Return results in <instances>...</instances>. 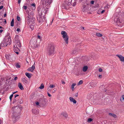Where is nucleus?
Masks as SVG:
<instances>
[{"label":"nucleus","mask_w":124,"mask_h":124,"mask_svg":"<svg viewBox=\"0 0 124 124\" xmlns=\"http://www.w3.org/2000/svg\"><path fill=\"white\" fill-rule=\"evenodd\" d=\"M61 34L62 35V37L63 38L68 36L67 33L64 31H62L61 32Z\"/></svg>","instance_id":"dca6fc26"},{"label":"nucleus","mask_w":124,"mask_h":124,"mask_svg":"<svg viewBox=\"0 0 124 124\" xmlns=\"http://www.w3.org/2000/svg\"><path fill=\"white\" fill-rule=\"evenodd\" d=\"M92 120L93 119L91 118H88L87 120V122H88V123H90L91 122V121H92Z\"/></svg>","instance_id":"2f4dec72"},{"label":"nucleus","mask_w":124,"mask_h":124,"mask_svg":"<svg viewBox=\"0 0 124 124\" xmlns=\"http://www.w3.org/2000/svg\"><path fill=\"white\" fill-rule=\"evenodd\" d=\"M35 18H32L29 20H27V22L30 27V28L32 30L34 29V26L35 24Z\"/></svg>","instance_id":"7ed1b4c3"},{"label":"nucleus","mask_w":124,"mask_h":124,"mask_svg":"<svg viewBox=\"0 0 124 124\" xmlns=\"http://www.w3.org/2000/svg\"><path fill=\"white\" fill-rule=\"evenodd\" d=\"M3 19L1 18V19H0V23H1L2 21V20H3Z\"/></svg>","instance_id":"09e8293b"},{"label":"nucleus","mask_w":124,"mask_h":124,"mask_svg":"<svg viewBox=\"0 0 124 124\" xmlns=\"http://www.w3.org/2000/svg\"><path fill=\"white\" fill-rule=\"evenodd\" d=\"M96 36L98 37H102V34L99 33H96Z\"/></svg>","instance_id":"c756f323"},{"label":"nucleus","mask_w":124,"mask_h":124,"mask_svg":"<svg viewBox=\"0 0 124 124\" xmlns=\"http://www.w3.org/2000/svg\"><path fill=\"white\" fill-rule=\"evenodd\" d=\"M116 56L119 58L120 59V60L123 62H124V57L123 56L121 55H119L117 54Z\"/></svg>","instance_id":"9b49d317"},{"label":"nucleus","mask_w":124,"mask_h":124,"mask_svg":"<svg viewBox=\"0 0 124 124\" xmlns=\"http://www.w3.org/2000/svg\"><path fill=\"white\" fill-rule=\"evenodd\" d=\"M17 79V77H15L14 78V79L15 80H16Z\"/></svg>","instance_id":"603ef678"},{"label":"nucleus","mask_w":124,"mask_h":124,"mask_svg":"<svg viewBox=\"0 0 124 124\" xmlns=\"http://www.w3.org/2000/svg\"><path fill=\"white\" fill-rule=\"evenodd\" d=\"M36 105H38L39 104V103L38 102H36Z\"/></svg>","instance_id":"de8ad7c7"},{"label":"nucleus","mask_w":124,"mask_h":124,"mask_svg":"<svg viewBox=\"0 0 124 124\" xmlns=\"http://www.w3.org/2000/svg\"><path fill=\"white\" fill-rule=\"evenodd\" d=\"M108 115L110 116L113 117L114 118H116L117 117L116 115L114 113H108Z\"/></svg>","instance_id":"412c9836"},{"label":"nucleus","mask_w":124,"mask_h":124,"mask_svg":"<svg viewBox=\"0 0 124 124\" xmlns=\"http://www.w3.org/2000/svg\"><path fill=\"white\" fill-rule=\"evenodd\" d=\"M97 83V82H91L90 83V85L91 87H94L96 86V84Z\"/></svg>","instance_id":"2eb2a0df"},{"label":"nucleus","mask_w":124,"mask_h":124,"mask_svg":"<svg viewBox=\"0 0 124 124\" xmlns=\"http://www.w3.org/2000/svg\"><path fill=\"white\" fill-rule=\"evenodd\" d=\"M4 17H6V13H5L4 14Z\"/></svg>","instance_id":"0e129e2a"},{"label":"nucleus","mask_w":124,"mask_h":124,"mask_svg":"<svg viewBox=\"0 0 124 124\" xmlns=\"http://www.w3.org/2000/svg\"><path fill=\"white\" fill-rule=\"evenodd\" d=\"M76 50H74L73 51H72V54H75L76 53Z\"/></svg>","instance_id":"a19ab883"},{"label":"nucleus","mask_w":124,"mask_h":124,"mask_svg":"<svg viewBox=\"0 0 124 124\" xmlns=\"http://www.w3.org/2000/svg\"><path fill=\"white\" fill-rule=\"evenodd\" d=\"M19 95L18 94H16L15 95V98H16V97L18 96Z\"/></svg>","instance_id":"5fc2aeb1"},{"label":"nucleus","mask_w":124,"mask_h":124,"mask_svg":"<svg viewBox=\"0 0 124 124\" xmlns=\"http://www.w3.org/2000/svg\"><path fill=\"white\" fill-rule=\"evenodd\" d=\"M3 30H0V33H1L3 31Z\"/></svg>","instance_id":"bf43d9fd"},{"label":"nucleus","mask_w":124,"mask_h":124,"mask_svg":"<svg viewBox=\"0 0 124 124\" xmlns=\"http://www.w3.org/2000/svg\"><path fill=\"white\" fill-rule=\"evenodd\" d=\"M99 77L100 78H101L102 77V75H100L99 76Z\"/></svg>","instance_id":"e2e57ef3"},{"label":"nucleus","mask_w":124,"mask_h":124,"mask_svg":"<svg viewBox=\"0 0 124 124\" xmlns=\"http://www.w3.org/2000/svg\"><path fill=\"white\" fill-rule=\"evenodd\" d=\"M13 119L14 123H15L18 121L19 118L20 113L16 112V111H14L13 112Z\"/></svg>","instance_id":"20e7f679"},{"label":"nucleus","mask_w":124,"mask_h":124,"mask_svg":"<svg viewBox=\"0 0 124 124\" xmlns=\"http://www.w3.org/2000/svg\"><path fill=\"white\" fill-rule=\"evenodd\" d=\"M18 87L22 90H23L24 89L23 87V85L20 83H19L18 84Z\"/></svg>","instance_id":"a211bd4d"},{"label":"nucleus","mask_w":124,"mask_h":124,"mask_svg":"<svg viewBox=\"0 0 124 124\" xmlns=\"http://www.w3.org/2000/svg\"><path fill=\"white\" fill-rule=\"evenodd\" d=\"M35 64V62L34 63V64L31 67H30L28 69V70L29 71L32 72V71L34 70L35 68V66H34Z\"/></svg>","instance_id":"f8f14e48"},{"label":"nucleus","mask_w":124,"mask_h":124,"mask_svg":"<svg viewBox=\"0 0 124 124\" xmlns=\"http://www.w3.org/2000/svg\"><path fill=\"white\" fill-rule=\"evenodd\" d=\"M16 31H18V32H19V31H20V29L19 28H18L17 30H16Z\"/></svg>","instance_id":"49530a36"},{"label":"nucleus","mask_w":124,"mask_h":124,"mask_svg":"<svg viewBox=\"0 0 124 124\" xmlns=\"http://www.w3.org/2000/svg\"><path fill=\"white\" fill-rule=\"evenodd\" d=\"M66 118H67L68 117V115L67 114L65 113H63L62 114Z\"/></svg>","instance_id":"7c9ffc66"},{"label":"nucleus","mask_w":124,"mask_h":124,"mask_svg":"<svg viewBox=\"0 0 124 124\" xmlns=\"http://www.w3.org/2000/svg\"><path fill=\"white\" fill-rule=\"evenodd\" d=\"M23 9H24L25 10H26L27 9V7L26 6H23Z\"/></svg>","instance_id":"ea45409f"},{"label":"nucleus","mask_w":124,"mask_h":124,"mask_svg":"<svg viewBox=\"0 0 124 124\" xmlns=\"http://www.w3.org/2000/svg\"><path fill=\"white\" fill-rule=\"evenodd\" d=\"M15 41L20 40L19 36L18 35H16L15 38Z\"/></svg>","instance_id":"393cba45"},{"label":"nucleus","mask_w":124,"mask_h":124,"mask_svg":"<svg viewBox=\"0 0 124 124\" xmlns=\"http://www.w3.org/2000/svg\"><path fill=\"white\" fill-rule=\"evenodd\" d=\"M64 40L66 42L67 44H68V43L69 37L68 36H67L66 37L63 38Z\"/></svg>","instance_id":"f3484780"},{"label":"nucleus","mask_w":124,"mask_h":124,"mask_svg":"<svg viewBox=\"0 0 124 124\" xmlns=\"http://www.w3.org/2000/svg\"><path fill=\"white\" fill-rule=\"evenodd\" d=\"M28 16L26 18L27 20H29L31 19L33 17L34 13L32 11H31L30 12H28L27 13Z\"/></svg>","instance_id":"0eeeda50"},{"label":"nucleus","mask_w":124,"mask_h":124,"mask_svg":"<svg viewBox=\"0 0 124 124\" xmlns=\"http://www.w3.org/2000/svg\"><path fill=\"white\" fill-rule=\"evenodd\" d=\"M119 16L117 15L116 17L114 19V21L117 23L120 24L124 21V11L119 13Z\"/></svg>","instance_id":"f03ea898"},{"label":"nucleus","mask_w":124,"mask_h":124,"mask_svg":"<svg viewBox=\"0 0 124 124\" xmlns=\"http://www.w3.org/2000/svg\"><path fill=\"white\" fill-rule=\"evenodd\" d=\"M70 100L74 104H76V101L72 97H70Z\"/></svg>","instance_id":"aec40b11"},{"label":"nucleus","mask_w":124,"mask_h":124,"mask_svg":"<svg viewBox=\"0 0 124 124\" xmlns=\"http://www.w3.org/2000/svg\"><path fill=\"white\" fill-rule=\"evenodd\" d=\"M29 8L31 9L32 10H34L36 8V5L34 3L31 4L30 6L29 7Z\"/></svg>","instance_id":"ddd939ff"},{"label":"nucleus","mask_w":124,"mask_h":124,"mask_svg":"<svg viewBox=\"0 0 124 124\" xmlns=\"http://www.w3.org/2000/svg\"><path fill=\"white\" fill-rule=\"evenodd\" d=\"M54 46L51 44H49L47 49V54L50 55L54 54Z\"/></svg>","instance_id":"39448f33"},{"label":"nucleus","mask_w":124,"mask_h":124,"mask_svg":"<svg viewBox=\"0 0 124 124\" xmlns=\"http://www.w3.org/2000/svg\"><path fill=\"white\" fill-rule=\"evenodd\" d=\"M105 10H103L101 12V13L102 14L105 11Z\"/></svg>","instance_id":"3c124183"},{"label":"nucleus","mask_w":124,"mask_h":124,"mask_svg":"<svg viewBox=\"0 0 124 124\" xmlns=\"http://www.w3.org/2000/svg\"><path fill=\"white\" fill-rule=\"evenodd\" d=\"M15 53L17 54H19V53L18 52H15Z\"/></svg>","instance_id":"338daca9"},{"label":"nucleus","mask_w":124,"mask_h":124,"mask_svg":"<svg viewBox=\"0 0 124 124\" xmlns=\"http://www.w3.org/2000/svg\"><path fill=\"white\" fill-rule=\"evenodd\" d=\"M21 0H18V3L19 4L21 2Z\"/></svg>","instance_id":"13d9d810"},{"label":"nucleus","mask_w":124,"mask_h":124,"mask_svg":"<svg viewBox=\"0 0 124 124\" xmlns=\"http://www.w3.org/2000/svg\"><path fill=\"white\" fill-rule=\"evenodd\" d=\"M16 67L18 68H20V66L18 64H17L16 65Z\"/></svg>","instance_id":"c9c22d12"},{"label":"nucleus","mask_w":124,"mask_h":124,"mask_svg":"<svg viewBox=\"0 0 124 124\" xmlns=\"http://www.w3.org/2000/svg\"><path fill=\"white\" fill-rule=\"evenodd\" d=\"M25 75L29 78H30L31 77V74L28 73L26 72L25 73Z\"/></svg>","instance_id":"4be33fe9"},{"label":"nucleus","mask_w":124,"mask_h":124,"mask_svg":"<svg viewBox=\"0 0 124 124\" xmlns=\"http://www.w3.org/2000/svg\"><path fill=\"white\" fill-rule=\"evenodd\" d=\"M13 94H11L9 97V99L10 101H11L12 98L13 96Z\"/></svg>","instance_id":"58836bf2"},{"label":"nucleus","mask_w":124,"mask_h":124,"mask_svg":"<svg viewBox=\"0 0 124 124\" xmlns=\"http://www.w3.org/2000/svg\"><path fill=\"white\" fill-rule=\"evenodd\" d=\"M21 47V44L20 43L16 44V47L15 46H14V50L15 52V50L17 51L19 50V48H20Z\"/></svg>","instance_id":"1a4fd4ad"},{"label":"nucleus","mask_w":124,"mask_h":124,"mask_svg":"<svg viewBox=\"0 0 124 124\" xmlns=\"http://www.w3.org/2000/svg\"><path fill=\"white\" fill-rule=\"evenodd\" d=\"M32 113L35 115H37L39 113V110L38 109H32Z\"/></svg>","instance_id":"4468645a"},{"label":"nucleus","mask_w":124,"mask_h":124,"mask_svg":"<svg viewBox=\"0 0 124 124\" xmlns=\"http://www.w3.org/2000/svg\"><path fill=\"white\" fill-rule=\"evenodd\" d=\"M62 84H65V82L63 81H62Z\"/></svg>","instance_id":"052dcab7"},{"label":"nucleus","mask_w":124,"mask_h":124,"mask_svg":"<svg viewBox=\"0 0 124 124\" xmlns=\"http://www.w3.org/2000/svg\"><path fill=\"white\" fill-rule=\"evenodd\" d=\"M99 71L100 72H101L102 71V70L101 68H100L99 69Z\"/></svg>","instance_id":"c03bdc74"},{"label":"nucleus","mask_w":124,"mask_h":124,"mask_svg":"<svg viewBox=\"0 0 124 124\" xmlns=\"http://www.w3.org/2000/svg\"><path fill=\"white\" fill-rule=\"evenodd\" d=\"M22 81L24 83L27 84L28 83V81L26 79V78H22Z\"/></svg>","instance_id":"6ab92c4d"},{"label":"nucleus","mask_w":124,"mask_h":124,"mask_svg":"<svg viewBox=\"0 0 124 124\" xmlns=\"http://www.w3.org/2000/svg\"><path fill=\"white\" fill-rule=\"evenodd\" d=\"M44 85L43 84H42L39 87V88L40 89H42L44 88Z\"/></svg>","instance_id":"cd10ccee"},{"label":"nucleus","mask_w":124,"mask_h":124,"mask_svg":"<svg viewBox=\"0 0 124 124\" xmlns=\"http://www.w3.org/2000/svg\"><path fill=\"white\" fill-rule=\"evenodd\" d=\"M122 98L120 99V101H122L123 100H124V95H122Z\"/></svg>","instance_id":"e433bc0d"},{"label":"nucleus","mask_w":124,"mask_h":124,"mask_svg":"<svg viewBox=\"0 0 124 124\" xmlns=\"http://www.w3.org/2000/svg\"><path fill=\"white\" fill-rule=\"evenodd\" d=\"M76 3L74 2L73 3V5L72 6H75L76 5Z\"/></svg>","instance_id":"4d7b16f0"},{"label":"nucleus","mask_w":124,"mask_h":124,"mask_svg":"<svg viewBox=\"0 0 124 124\" xmlns=\"http://www.w3.org/2000/svg\"><path fill=\"white\" fill-rule=\"evenodd\" d=\"M83 82L82 80H81L79 81L78 83V85H80L82 84L83 83Z\"/></svg>","instance_id":"473e14b6"},{"label":"nucleus","mask_w":124,"mask_h":124,"mask_svg":"<svg viewBox=\"0 0 124 124\" xmlns=\"http://www.w3.org/2000/svg\"><path fill=\"white\" fill-rule=\"evenodd\" d=\"M53 1V0H42V3L45 6L49 5Z\"/></svg>","instance_id":"423d86ee"},{"label":"nucleus","mask_w":124,"mask_h":124,"mask_svg":"<svg viewBox=\"0 0 124 124\" xmlns=\"http://www.w3.org/2000/svg\"><path fill=\"white\" fill-rule=\"evenodd\" d=\"M39 34H38V35L37 36V38L39 39L40 40V39H41V37L39 35Z\"/></svg>","instance_id":"f704fd0d"},{"label":"nucleus","mask_w":124,"mask_h":124,"mask_svg":"<svg viewBox=\"0 0 124 124\" xmlns=\"http://www.w3.org/2000/svg\"><path fill=\"white\" fill-rule=\"evenodd\" d=\"M10 79H11V78H9L7 80H6L7 81V80H10Z\"/></svg>","instance_id":"774afa93"},{"label":"nucleus","mask_w":124,"mask_h":124,"mask_svg":"<svg viewBox=\"0 0 124 124\" xmlns=\"http://www.w3.org/2000/svg\"><path fill=\"white\" fill-rule=\"evenodd\" d=\"M6 58V59L9 60L10 59V55H5Z\"/></svg>","instance_id":"a878e982"},{"label":"nucleus","mask_w":124,"mask_h":124,"mask_svg":"<svg viewBox=\"0 0 124 124\" xmlns=\"http://www.w3.org/2000/svg\"><path fill=\"white\" fill-rule=\"evenodd\" d=\"M0 46H1V47H5V46H4V44H3V43H2V42L0 43Z\"/></svg>","instance_id":"4c0bfd02"},{"label":"nucleus","mask_w":124,"mask_h":124,"mask_svg":"<svg viewBox=\"0 0 124 124\" xmlns=\"http://www.w3.org/2000/svg\"><path fill=\"white\" fill-rule=\"evenodd\" d=\"M14 20L13 19L11 22L10 23V25L11 26H13L14 25Z\"/></svg>","instance_id":"bb28decb"},{"label":"nucleus","mask_w":124,"mask_h":124,"mask_svg":"<svg viewBox=\"0 0 124 124\" xmlns=\"http://www.w3.org/2000/svg\"><path fill=\"white\" fill-rule=\"evenodd\" d=\"M76 85V83H74L72 84L71 86V88L72 90L73 91L74 90V87Z\"/></svg>","instance_id":"b1692460"},{"label":"nucleus","mask_w":124,"mask_h":124,"mask_svg":"<svg viewBox=\"0 0 124 124\" xmlns=\"http://www.w3.org/2000/svg\"><path fill=\"white\" fill-rule=\"evenodd\" d=\"M17 92H18L17 91H16L15 92H14L12 94H13V95L14 94L16 93H17Z\"/></svg>","instance_id":"680f3d73"},{"label":"nucleus","mask_w":124,"mask_h":124,"mask_svg":"<svg viewBox=\"0 0 124 124\" xmlns=\"http://www.w3.org/2000/svg\"><path fill=\"white\" fill-rule=\"evenodd\" d=\"M47 94H48V96H49V97H51V95L50 93H47Z\"/></svg>","instance_id":"864d4df0"},{"label":"nucleus","mask_w":124,"mask_h":124,"mask_svg":"<svg viewBox=\"0 0 124 124\" xmlns=\"http://www.w3.org/2000/svg\"><path fill=\"white\" fill-rule=\"evenodd\" d=\"M3 6H0V9H2L3 8Z\"/></svg>","instance_id":"6e6d98bb"},{"label":"nucleus","mask_w":124,"mask_h":124,"mask_svg":"<svg viewBox=\"0 0 124 124\" xmlns=\"http://www.w3.org/2000/svg\"><path fill=\"white\" fill-rule=\"evenodd\" d=\"M55 85H53L51 84L50 85L49 87L50 88H53L55 87Z\"/></svg>","instance_id":"72a5a7b5"},{"label":"nucleus","mask_w":124,"mask_h":124,"mask_svg":"<svg viewBox=\"0 0 124 124\" xmlns=\"http://www.w3.org/2000/svg\"><path fill=\"white\" fill-rule=\"evenodd\" d=\"M78 96V93H77L75 94V96L76 97H77Z\"/></svg>","instance_id":"8fccbe9b"},{"label":"nucleus","mask_w":124,"mask_h":124,"mask_svg":"<svg viewBox=\"0 0 124 124\" xmlns=\"http://www.w3.org/2000/svg\"><path fill=\"white\" fill-rule=\"evenodd\" d=\"M72 0H65V6H70L72 5L71 2Z\"/></svg>","instance_id":"9d476101"},{"label":"nucleus","mask_w":124,"mask_h":124,"mask_svg":"<svg viewBox=\"0 0 124 124\" xmlns=\"http://www.w3.org/2000/svg\"><path fill=\"white\" fill-rule=\"evenodd\" d=\"M4 40V41L7 43V44H8L9 45L11 44V40L10 36L8 37L7 38H5Z\"/></svg>","instance_id":"6e6552de"},{"label":"nucleus","mask_w":124,"mask_h":124,"mask_svg":"<svg viewBox=\"0 0 124 124\" xmlns=\"http://www.w3.org/2000/svg\"><path fill=\"white\" fill-rule=\"evenodd\" d=\"M94 1H91L90 3H91V4H94Z\"/></svg>","instance_id":"a18cd8bd"},{"label":"nucleus","mask_w":124,"mask_h":124,"mask_svg":"<svg viewBox=\"0 0 124 124\" xmlns=\"http://www.w3.org/2000/svg\"><path fill=\"white\" fill-rule=\"evenodd\" d=\"M2 42L4 44V45L5 47H6L8 45V44H7V43H6V42H5V41H4V40L3 41H2Z\"/></svg>","instance_id":"c85d7f7f"},{"label":"nucleus","mask_w":124,"mask_h":124,"mask_svg":"<svg viewBox=\"0 0 124 124\" xmlns=\"http://www.w3.org/2000/svg\"><path fill=\"white\" fill-rule=\"evenodd\" d=\"M17 19L18 21H19L20 20V17L18 16H17Z\"/></svg>","instance_id":"79ce46f5"},{"label":"nucleus","mask_w":124,"mask_h":124,"mask_svg":"<svg viewBox=\"0 0 124 124\" xmlns=\"http://www.w3.org/2000/svg\"><path fill=\"white\" fill-rule=\"evenodd\" d=\"M48 8H46L45 10L44 8L42 9H38L39 15L37 17V18L38 21L40 23H42L45 20V17H44L45 13L47 11Z\"/></svg>","instance_id":"f257e3e1"},{"label":"nucleus","mask_w":124,"mask_h":124,"mask_svg":"<svg viewBox=\"0 0 124 124\" xmlns=\"http://www.w3.org/2000/svg\"><path fill=\"white\" fill-rule=\"evenodd\" d=\"M88 68V67L87 66H84L83 68V70L84 72L86 71Z\"/></svg>","instance_id":"5701e85b"},{"label":"nucleus","mask_w":124,"mask_h":124,"mask_svg":"<svg viewBox=\"0 0 124 124\" xmlns=\"http://www.w3.org/2000/svg\"><path fill=\"white\" fill-rule=\"evenodd\" d=\"M15 42L16 43V44L20 43V40L15 41Z\"/></svg>","instance_id":"37998d69"},{"label":"nucleus","mask_w":124,"mask_h":124,"mask_svg":"<svg viewBox=\"0 0 124 124\" xmlns=\"http://www.w3.org/2000/svg\"><path fill=\"white\" fill-rule=\"evenodd\" d=\"M4 20H5L4 21V22L5 23H6V19H4Z\"/></svg>","instance_id":"69168bd1"}]
</instances>
